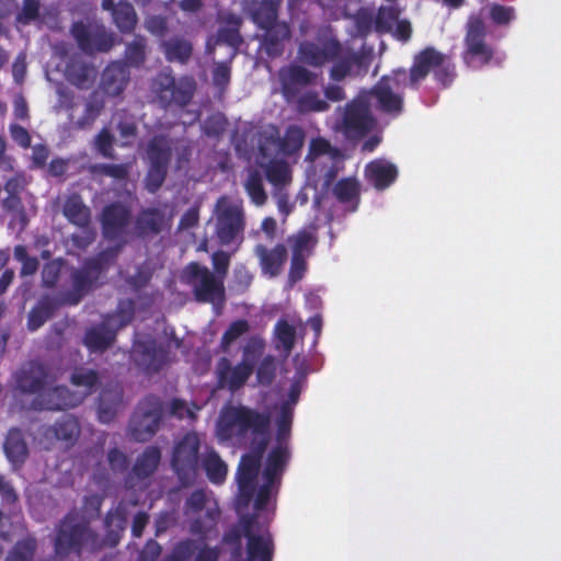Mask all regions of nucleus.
<instances>
[{
    "label": "nucleus",
    "instance_id": "f257e3e1",
    "mask_svg": "<svg viewBox=\"0 0 561 561\" xmlns=\"http://www.w3.org/2000/svg\"><path fill=\"white\" fill-rule=\"evenodd\" d=\"M121 247L110 248L96 255L87 257L70 273V288L58 298L42 297L30 310L27 329L36 331L45 324L60 306H77L87 295L103 285V278L115 262Z\"/></svg>",
    "mask_w": 561,
    "mask_h": 561
},
{
    "label": "nucleus",
    "instance_id": "f03ea898",
    "mask_svg": "<svg viewBox=\"0 0 561 561\" xmlns=\"http://www.w3.org/2000/svg\"><path fill=\"white\" fill-rule=\"evenodd\" d=\"M102 548L99 534L77 512L67 513L56 526L54 553L57 561H81L84 551Z\"/></svg>",
    "mask_w": 561,
    "mask_h": 561
},
{
    "label": "nucleus",
    "instance_id": "7ed1b4c3",
    "mask_svg": "<svg viewBox=\"0 0 561 561\" xmlns=\"http://www.w3.org/2000/svg\"><path fill=\"white\" fill-rule=\"evenodd\" d=\"M407 70L398 68L390 75L382 76L370 89L360 90L366 95L370 106L390 117L398 118L404 112V95L396 92L400 87H407Z\"/></svg>",
    "mask_w": 561,
    "mask_h": 561
},
{
    "label": "nucleus",
    "instance_id": "20e7f679",
    "mask_svg": "<svg viewBox=\"0 0 561 561\" xmlns=\"http://www.w3.org/2000/svg\"><path fill=\"white\" fill-rule=\"evenodd\" d=\"M201 439L196 432H187L173 446L171 468L182 488L192 486L199 477Z\"/></svg>",
    "mask_w": 561,
    "mask_h": 561
},
{
    "label": "nucleus",
    "instance_id": "39448f33",
    "mask_svg": "<svg viewBox=\"0 0 561 561\" xmlns=\"http://www.w3.org/2000/svg\"><path fill=\"white\" fill-rule=\"evenodd\" d=\"M377 126V119L371 112L365 94H358L348 101L336 121V130L347 139L359 140L371 133Z\"/></svg>",
    "mask_w": 561,
    "mask_h": 561
},
{
    "label": "nucleus",
    "instance_id": "423d86ee",
    "mask_svg": "<svg viewBox=\"0 0 561 561\" xmlns=\"http://www.w3.org/2000/svg\"><path fill=\"white\" fill-rule=\"evenodd\" d=\"M271 416L266 412H259L245 405L230 407L222 412L218 423V435L222 439H229L237 428L239 435L249 431L252 434H264L270 430Z\"/></svg>",
    "mask_w": 561,
    "mask_h": 561
},
{
    "label": "nucleus",
    "instance_id": "0eeeda50",
    "mask_svg": "<svg viewBox=\"0 0 561 561\" xmlns=\"http://www.w3.org/2000/svg\"><path fill=\"white\" fill-rule=\"evenodd\" d=\"M245 215L242 206L228 203L225 198L218 201L215 237L221 247L231 248L237 252L244 241Z\"/></svg>",
    "mask_w": 561,
    "mask_h": 561
},
{
    "label": "nucleus",
    "instance_id": "6e6552de",
    "mask_svg": "<svg viewBox=\"0 0 561 561\" xmlns=\"http://www.w3.org/2000/svg\"><path fill=\"white\" fill-rule=\"evenodd\" d=\"M130 360L144 375L152 377L170 363V347L150 334H138L131 344Z\"/></svg>",
    "mask_w": 561,
    "mask_h": 561
},
{
    "label": "nucleus",
    "instance_id": "1a4fd4ad",
    "mask_svg": "<svg viewBox=\"0 0 561 561\" xmlns=\"http://www.w3.org/2000/svg\"><path fill=\"white\" fill-rule=\"evenodd\" d=\"M187 283L192 286L195 301L222 306L226 300V290L221 277H216L207 266L191 262L185 267Z\"/></svg>",
    "mask_w": 561,
    "mask_h": 561
},
{
    "label": "nucleus",
    "instance_id": "9d476101",
    "mask_svg": "<svg viewBox=\"0 0 561 561\" xmlns=\"http://www.w3.org/2000/svg\"><path fill=\"white\" fill-rule=\"evenodd\" d=\"M151 92L161 108H183L194 96L195 82L186 78L176 81L171 73L161 71L152 79Z\"/></svg>",
    "mask_w": 561,
    "mask_h": 561
},
{
    "label": "nucleus",
    "instance_id": "9b49d317",
    "mask_svg": "<svg viewBox=\"0 0 561 561\" xmlns=\"http://www.w3.org/2000/svg\"><path fill=\"white\" fill-rule=\"evenodd\" d=\"M341 51V42L330 27L318 30L314 39H305L298 46L299 60L311 67L331 62Z\"/></svg>",
    "mask_w": 561,
    "mask_h": 561
},
{
    "label": "nucleus",
    "instance_id": "f8f14e48",
    "mask_svg": "<svg viewBox=\"0 0 561 561\" xmlns=\"http://www.w3.org/2000/svg\"><path fill=\"white\" fill-rule=\"evenodd\" d=\"M163 416V404L156 394L146 396L137 405L130 421V437L140 443L149 440L159 430Z\"/></svg>",
    "mask_w": 561,
    "mask_h": 561
},
{
    "label": "nucleus",
    "instance_id": "ddd939ff",
    "mask_svg": "<svg viewBox=\"0 0 561 561\" xmlns=\"http://www.w3.org/2000/svg\"><path fill=\"white\" fill-rule=\"evenodd\" d=\"M287 244L290 249L287 283L293 287L305 277L308 271V260L318 244V237L312 229L302 228L288 236Z\"/></svg>",
    "mask_w": 561,
    "mask_h": 561
},
{
    "label": "nucleus",
    "instance_id": "4468645a",
    "mask_svg": "<svg viewBox=\"0 0 561 561\" xmlns=\"http://www.w3.org/2000/svg\"><path fill=\"white\" fill-rule=\"evenodd\" d=\"M256 515H243L240 525L243 526V536L247 539L245 559L243 561H272L274 556V541L268 530L262 534L254 531Z\"/></svg>",
    "mask_w": 561,
    "mask_h": 561
},
{
    "label": "nucleus",
    "instance_id": "2eb2a0df",
    "mask_svg": "<svg viewBox=\"0 0 561 561\" xmlns=\"http://www.w3.org/2000/svg\"><path fill=\"white\" fill-rule=\"evenodd\" d=\"M14 380L20 392L38 397L55 381L48 368L34 360L20 368L14 375Z\"/></svg>",
    "mask_w": 561,
    "mask_h": 561
},
{
    "label": "nucleus",
    "instance_id": "dca6fc26",
    "mask_svg": "<svg viewBox=\"0 0 561 561\" xmlns=\"http://www.w3.org/2000/svg\"><path fill=\"white\" fill-rule=\"evenodd\" d=\"M278 80L283 98L291 104L304 88L314 82L316 75L301 65L290 64L279 69Z\"/></svg>",
    "mask_w": 561,
    "mask_h": 561
},
{
    "label": "nucleus",
    "instance_id": "f3484780",
    "mask_svg": "<svg viewBox=\"0 0 561 561\" xmlns=\"http://www.w3.org/2000/svg\"><path fill=\"white\" fill-rule=\"evenodd\" d=\"M130 219L131 211L123 203L113 202L105 205L100 218L103 237L110 241L123 238Z\"/></svg>",
    "mask_w": 561,
    "mask_h": 561
},
{
    "label": "nucleus",
    "instance_id": "a211bd4d",
    "mask_svg": "<svg viewBox=\"0 0 561 561\" xmlns=\"http://www.w3.org/2000/svg\"><path fill=\"white\" fill-rule=\"evenodd\" d=\"M172 216H168L160 207H145L136 215L134 221L135 234L140 239L154 238L170 230Z\"/></svg>",
    "mask_w": 561,
    "mask_h": 561
},
{
    "label": "nucleus",
    "instance_id": "6ab92c4d",
    "mask_svg": "<svg viewBox=\"0 0 561 561\" xmlns=\"http://www.w3.org/2000/svg\"><path fill=\"white\" fill-rule=\"evenodd\" d=\"M70 33L80 50L88 55L106 53L114 46L112 34L105 31H91L82 21L73 22Z\"/></svg>",
    "mask_w": 561,
    "mask_h": 561
},
{
    "label": "nucleus",
    "instance_id": "aec40b11",
    "mask_svg": "<svg viewBox=\"0 0 561 561\" xmlns=\"http://www.w3.org/2000/svg\"><path fill=\"white\" fill-rule=\"evenodd\" d=\"M443 53L433 46H427L414 55L412 65L407 71V87L419 90L421 83L442 64Z\"/></svg>",
    "mask_w": 561,
    "mask_h": 561
},
{
    "label": "nucleus",
    "instance_id": "412c9836",
    "mask_svg": "<svg viewBox=\"0 0 561 561\" xmlns=\"http://www.w3.org/2000/svg\"><path fill=\"white\" fill-rule=\"evenodd\" d=\"M331 62L330 78L333 81H342L347 76L365 72L369 66V58L362 51L341 44V51Z\"/></svg>",
    "mask_w": 561,
    "mask_h": 561
},
{
    "label": "nucleus",
    "instance_id": "4be33fe9",
    "mask_svg": "<svg viewBox=\"0 0 561 561\" xmlns=\"http://www.w3.org/2000/svg\"><path fill=\"white\" fill-rule=\"evenodd\" d=\"M253 370L252 363L241 360L232 366L228 358L222 357L217 364L218 385L221 388H228L230 391H237L245 385Z\"/></svg>",
    "mask_w": 561,
    "mask_h": 561
},
{
    "label": "nucleus",
    "instance_id": "5701e85b",
    "mask_svg": "<svg viewBox=\"0 0 561 561\" xmlns=\"http://www.w3.org/2000/svg\"><path fill=\"white\" fill-rule=\"evenodd\" d=\"M260 468L261 462L244 455L241 457L236 473L239 506H248L252 501L256 489L255 481L259 476Z\"/></svg>",
    "mask_w": 561,
    "mask_h": 561
},
{
    "label": "nucleus",
    "instance_id": "b1692460",
    "mask_svg": "<svg viewBox=\"0 0 561 561\" xmlns=\"http://www.w3.org/2000/svg\"><path fill=\"white\" fill-rule=\"evenodd\" d=\"M254 254L259 260L262 275L268 278L279 276L288 259V250L280 242L272 248L259 243L254 247Z\"/></svg>",
    "mask_w": 561,
    "mask_h": 561
},
{
    "label": "nucleus",
    "instance_id": "393cba45",
    "mask_svg": "<svg viewBox=\"0 0 561 561\" xmlns=\"http://www.w3.org/2000/svg\"><path fill=\"white\" fill-rule=\"evenodd\" d=\"M78 399L66 386L47 388L33 401L36 410L60 411L78 404Z\"/></svg>",
    "mask_w": 561,
    "mask_h": 561
},
{
    "label": "nucleus",
    "instance_id": "a878e982",
    "mask_svg": "<svg viewBox=\"0 0 561 561\" xmlns=\"http://www.w3.org/2000/svg\"><path fill=\"white\" fill-rule=\"evenodd\" d=\"M101 5L103 10L111 12L113 23L121 33L129 34L134 32L138 18L130 2L121 0L115 3L114 0H102Z\"/></svg>",
    "mask_w": 561,
    "mask_h": 561
},
{
    "label": "nucleus",
    "instance_id": "bb28decb",
    "mask_svg": "<svg viewBox=\"0 0 561 561\" xmlns=\"http://www.w3.org/2000/svg\"><path fill=\"white\" fill-rule=\"evenodd\" d=\"M365 178L377 191H383L396 182L398 168L388 160L375 159L367 163Z\"/></svg>",
    "mask_w": 561,
    "mask_h": 561
},
{
    "label": "nucleus",
    "instance_id": "cd10ccee",
    "mask_svg": "<svg viewBox=\"0 0 561 561\" xmlns=\"http://www.w3.org/2000/svg\"><path fill=\"white\" fill-rule=\"evenodd\" d=\"M130 78L129 68L124 61H113L102 73L101 87L105 94L118 96L127 87Z\"/></svg>",
    "mask_w": 561,
    "mask_h": 561
},
{
    "label": "nucleus",
    "instance_id": "c85d7f7f",
    "mask_svg": "<svg viewBox=\"0 0 561 561\" xmlns=\"http://www.w3.org/2000/svg\"><path fill=\"white\" fill-rule=\"evenodd\" d=\"M117 336V329L110 327L107 320L87 329L83 336V344L90 353H104L112 347Z\"/></svg>",
    "mask_w": 561,
    "mask_h": 561
},
{
    "label": "nucleus",
    "instance_id": "c756f323",
    "mask_svg": "<svg viewBox=\"0 0 561 561\" xmlns=\"http://www.w3.org/2000/svg\"><path fill=\"white\" fill-rule=\"evenodd\" d=\"M467 51L473 57H479L482 64H488L493 56L492 50L485 44V27L480 19L469 22L466 35Z\"/></svg>",
    "mask_w": 561,
    "mask_h": 561
},
{
    "label": "nucleus",
    "instance_id": "7c9ffc66",
    "mask_svg": "<svg viewBox=\"0 0 561 561\" xmlns=\"http://www.w3.org/2000/svg\"><path fill=\"white\" fill-rule=\"evenodd\" d=\"M265 31L262 36L261 46L265 54L271 58H276L284 53V43L290 38V28L287 23L280 22L271 26L263 27Z\"/></svg>",
    "mask_w": 561,
    "mask_h": 561
},
{
    "label": "nucleus",
    "instance_id": "2f4dec72",
    "mask_svg": "<svg viewBox=\"0 0 561 561\" xmlns=\"http://www.w3.org/2000/svg\"><path fill=\"white\" fill-rule=\"evenodd\" d=\"M290 453L287 444L278 443L268 453L265 468L263 470L264 480H273L280 484L282 476L289 460Z\"/></svg>",
    "mask_w": 561,
    "mask_h": 561
},
{
    "label": "nucleus",
    "instance_id": "473e14b6",
    "mask_svg": "<svg viewBox=\"0 0 561 561\" xmlns=\"http://www.w3.org/2000/svg\"><path fill=\"white\" fill-rule=\"evenodd\" d=\"M80 431L81 428L78 420L72 415L66 414L57 420L54 425L48 426L45 430L44 435L71 446L77 442Z\"/></svg>",
    "mask_w": 561,
    "mask_h": 561
},
{
    "label": "nucleus",
    "instance_id": "72a5a7b5",
    "mask_svg": "<svg viewBox=\"0 0 561 561\" xmlns=\"http://www.w3.org/2000/svg\"><path fill=\"white\" fill-rule=\"evenodd\" d=\"M5 457L13 466H22L28 456V447L21 428L12 427L8 431L3 443Z\"/></svg>",
    "mask_w": 561,
    "mask_h": 561
},
{
    "label": "nucleus",
    "instance_id": "f704fd0d",
    "mask_svg": "<svg viewBox=\"0 0 561 561\" xmlns=\"http://www.w3.org/2000/svg\"><path fill=\"white\" fill-rule=\"evenodd\" d=\"M160 48L169 62L185 65L192 57L193 44L184 36L175 35L160 43Z\"/></svg>",
    "mask_w": 561,
    "mask_h": 561
},
{
    "label": "nucleus",
    "instance_id": "c9c22d12",
    "mask_svg": "<svg viewBox=\"0 0 561 561\" xmlns=\"http://www.w3.org/2000/svg\"><path fill=\"white\" fill-rule=\"evenodd\" d=\"M65 76L72 85L89 89L94 82L95 69L79 58H71L66 65Z\"/></svg>",
    "mask_w": 561,
    "mask_h": 561
},
{
    "label": "nucleus",
    "instance_id": "e433bc0d",
    "mask_svg": "<svg viewBox=\"0 0 561 561\" xmlns=\"http://www.w3.org/2000/svg\"><path fill=\"white\" fill-rule=\"evenodd\" d=\"M62 214L70 224L79 228H87L91 224V210L77 193L66 198Z\"/></svg>",
    "mask_w": 561,
    "mask_h": 561
},
{
    "label": "nucleus",
    "instance_id": "4c0bfd02",
    "mask_svg": "<svg viewBox=\"0 0 561 561\" xmlns=\"http://www.w3.org/2000/svg\"><path fill=\"white\" fill-rule=\"evenodd\" d=\"M161 461V450L158 446H147L137 457L131 473L138 480L150 478L158 469Z\"/></svg>",
    "mask_w": 561,
    "mask_h": 561
},
{
    "label": "nucleus",
    "instance_id": "58836bf2",
    "mask_svg": "<svg viewBox=\"0 0 561 561\" xmlns=\"http://www.w3.org/2000/svg\"><path fill=\"white\" fill-rule=\"evenodd\" d=\"M69 381L73 387L82 389L84 396H90L101 387L102 376L98 369L80 365L73 368Z\"/></svg>",
    "mask_w": 561,
    "mask_h": 561
},
{
    "label": "nucleus",
    "instance_id": "ea45409f",
    "mask_svg": "<svg viewBox=\"0 0 561 561\" xmlns=\"http://www.w3.org/2000/svg\"><path fill=\"white\" fill-rule=\"evenodd\" d=\"M201 468L204 469L207 479L213 484L219 485L226 481L228 467L213 447L206 448L202 458Z\"/></svg>",
    "mask_w": 561,
    "mask_h": 561
},
{
    "label": "nucleus",
    "instance_id": "a19ab883",
    "mask_svg": "<svg viewBox=\"0 0 561 561\" xmlns=\"http://www.w3.org/2000/svg\"><path fill=\"white\" fill-rule=\"evenodd\" d=\"M149 164L169 168L172 157V140L167 135H156L147 144Z\"/></svg>",
    "mask_w": 561,
    "mask_h": 561
},
{
    "label": "nucleus",
    "instance_id": "79ce46f5",
    "mask_svg": "<svg viewBox=\"0 0 561 561\" xmlns=\"http://www.w3.org/2000/svg\"><path fill=\"white\" fill-rule=\"evenodd\" d=\"M332 193L336 201L343 205L352 204L356 210L360 199V186L355 178H343L333 186Z\"/></svg>",
    "mask_w": 561,
    "mask_h": 561
},
{
    "label": "nucleus",
    "instance_id": "37998d69",
    "mask_svg": "<svg viewBox=\"0 0 561 561\" xmlns=\"http://www.w3.org/2000/svg\"><path fill=\"white\" fill-rule=\"evenodd\" d=\"M306 134L302 127L289 125L285 129L284 136L278 138V151L285 157L297 154L304 147Z\"/></svg>",
    "mask_w": 561,
    "mask_h": 561
},
{
    "label": "nucleus",
    "instance_id": "c03bdc74",
    "mask_svg": "<svg viewBox=\"0 0 561 561\" xmlns=\"http://www.w3.org/2000/svg\"><path fill=\"white\" fill-rule=\"evenodd\" d=\"M123 397L118 390H104L99 398V420L110 423L114 420L122 404Z\"/></svg>",
    "mask_w": 561,
    "mask_h": 561
},
{
    "label": "nucleus",
    "instance_id": "a18cd8bd",
    "mask_svg": "<svg viewBox=\"0 0 561 561\" xmlns=\"http://www.w3.org/2000/svg\"><path fill=\"white\" fill-rule=\"evenodd\" d=\"M293 103L299 114L321 113L330 108L327 100L321 99L320 94L314 90L300 93Z\"/></svg>",
    "mask_w": 561,
    "mask_h": 561
},
{
    "label": "nucleus",
    "instance_id": "49530a36",
    "mask_svg": "<svg viewBox=\"0 0 561 561\" xmlns=\"http://www.w3.org/2000/svg\"><path fill=\"white\" fill-rule=\"evenodd\" d=\"M280 0H261L259 5L252 12V20L260 28L280 23L278 19V9Z\"/></svg>",
    "mask_w": 561,
    "mask_h": 561
},
{
    "label": "nucleus",
    "instance_id": "de8ad7c7",
    "mask_svg": "<svg viewBox=\"0 0 561 561\" xmlns=\"http://www.w3.org/2000/svg\"><path fill=\"white\" fill-rule=\"evenodd\" d=\"M147 39L144 36L136 35L135 38L127 44L125 49V64L127 67H140L146 60Z\"/></svg>",
    "mask_w": 561,
    "mask_h": 561
},
{
    "label": "nucleus",
    "instance_id": "09e8293b",
    "mask_svg": "<svg viewBox=\"0 0 561 561\" xmlns=\"http://www.w3.org/2000/svg\"><path fill=\"white\" fill-rule=\"evenodd\" d=\"M244 188L250 196L251 201L256 206H262L267 199V194L263 186V180L259 171L253 170L249 173L244 183Z\"/></svg>",
    "mask_w": 561,
    "mask_h": 561
},
{
    "label": "nucleus",
    "instance_id": "8fccbe9b",
    "mask_svg": "<svg viewBox=\"0 0 561 561\" xmlns=\"http://www.w3.org/2000/svg\"><path fill=\"white\" fill-rule=\"evenodd\" d=\"M14 259L22 263V267L20 270V276H33L36 274L39 267V261L36 256H30L27 249L23 244H18L13 249Z\"/></svg>",
    "mask_w": 561,
    "mask_h": 561
},
{
    "label": "nucleus",
    "instance_id": "3c124183",
    "mask_svg": "<svg viewBox=\"0 0 561 561\" xmlns=\"http://www.w3.org/2000/svg\"><path fill=\"white\" fill-rule=\"evenodd\" d=\"M275 336L282 345L284 352L288 355L294 346L296 341V329L294 325L289 324L286 320L280 319L275 324Z\"/></svg>",
    "mask_w": 561,
    "mask_h": 561
},
{
    "label": "nucleus",
    "instance_id": "603ef678",
    "mask_svg": "<svg viewBox=\"0 0 561 561\" xmlns=\"http://www.w3.org/2000/svg\"><path fill=\"white\" fill-rule=\"evenodd\" d=\"M277 363L273 355H266L256 368V380L261 386H271L276 377Z\"/></svg>",
    "mask_w": 561,
    "mask_h": 561
},
{
    "label": "nucleus",
    "instance_id": "864d4df0",
    "mask_svg": "<svg viewBox=\"0 0 561 561\" xmlns=\"http://www.w3.org/2000/svg\"><path fill=\"white\" fill-rule=\"evenodd\" d=\"M135 317V302L133 299L119 300L117 308L112 316H107L105 320L110 322L111 319L116 318L118 320L117 330L128 325Z\"/></svg>",
    "mask_w": 561,
    "mask_h": 561
},
{
    "label": "nucleus",
    "instance_id": "5fc2aeb1",
    "mask_svg": "<svg viewBox=\"0 0 561 561\" xmlns=\"http://www.w3.org/2000/svg\"><path fill=\"white\" fill-rule=\"evenodd\" d=\"M90 171L94 175L108 176L118 181L128 176V168L126 164L96 163L90 167Z\"/></svg>",
    "mask_w": 561,
    "mask_h": 561
},
{
    "label": "nucleus",
    "instance_id": "6e6d98bb",
    "mask_svg": "<svg viewBox=\"0 0 561 561\" xmlns=\"http://www.w3.org/2000/svg\"><path fill=\"white\" fill-rule=\"evenodd\" d=\"M294 410L289 402H283L280 405L279 415L276 420L277 425V442L283 443L289 436L293 423Z\"/></svg>",
    "mask_w": 561,
    "mask_h": 561
},
{
    "label": "nucleus",
    "instance_id": "4d7b16f0",
    "mask_svg": "<svg viewBox=\"0 0 561 561\" xmlns=\"http://www.w3.org/2000/svg\"><path fill=\"white\" fill-rule=\"evenodd\" d=\"M456 66L451 61L450 57L443 54L442 64L435 69L434 78L444 88L449 87L455 80Z\"/></svg>",
    "mask_w": 561,
    "mask_h": 561
},
{
    "label": "nucleus",
    "instance_id": "13d9d810",
    "mask_svg": "<svg viewBox=\"0 0 561 561\" xmlns=\"http://www.w3.org/2000/svg\"><path fill=\"white\" fill-rule=\"evenodd\" d=\"M198 549L197 543L193 539H184L175 543L170 556L164 561H187Z\"/></svg>",
    "mask_w": 561,
    "mask_h": 561
},
{
    "label": "nucleus",
    "instance_id": "bf43d9fd",
    "mask_svg": "<svg viewBox=\"0 0 561 561\" xmlns=\"http://www.w3.org/2000/svg\"><path fill=\"white\" fill-rule=\"evenodd\" d=\"M250 330L249 322L244 319L236 320L221 336V347L227 350L237 339L245 334Z\"/></svg>",
    "mask_w": 561,
    "mask_h": 561
},
{
    "label": "nucleus",
    "instance_id": "052dcab7",
    "mask_svg": "<svg viewBox=\"0 0 561 561\" xmlns=\"http://www.w3.org/2000/svg\"><path fill=\"white\" fill-rule=\"evenodd\" d=\"M265 350V341L263 337L259 335H253L248 339L245 345L242 350V360H247L248 363H252L254 365L255 360L261 357Z\"/></svg>",
    "mask_w": 561,
    "mask_h": 561
},
{
    "label": "nucleus",
    "instance_id": "680f3d73",
    "mask_svg": "<svg viewBox=\"0 0 561 561\" xmlns=\"http://www.w3.org/2000/svg\"><path fill=\"white\" fill-rule=\"evenodd\" d=\"M243 536V526L241 528L238 526L230 527L227 531H225L222 536V542L227 546L231 547V557L237 560L242 556V545L241 539Z\"/></svg>",
    "mask_w": 561,
    "mask_h": 561
},
{
    "label": "nucleus",
    "instance_id": "e2e57ef3",
    "mask_svg": "<svg viewBox=\"0 0 561 561\" xmlns=\"http://www.w3.org/2000/svg\"><path fill=\"white\" fill-rule=\"evenodd\" d=\"M62 267V260H51L44 264L42 270V285L46 288H54L59 279Z\"/></svg>",
    "mask_w": 561,
    "mask_h": 561
},
{
    "label": "nucleus",
    "instance_id": "0e129e2a",
    "mask_svg": "<svg viewBox=\"0 0 561 561\" xmlns=\"http://www.w3.org/2000/svg\"><path fill=\"white\" fill-rule=\"evenodd\" d=\"M399 10L394 7H381L376 16L377 30L389 32L393 24L399 21Z\"/></svg>",
    "mask_w": 561,
    "mask_h": 561
},
{
    "label": "nucleus",
    "instance_id": "69168bd1",
    "mask_svg": "<svg viewBox=\"0 0 561 561\" xmlns=\"http://www.w3.org/2000/svg\"><path fill=\"white\" fill-rule=\"evenodd\" d=\"M41 14L39 0H23L21 11L16 14L15 21L22 25H28L31 22L37 20Z\"/></svg>",
    "mask_w": 561,
    "mask_h": 561
},
{
    "label": "nucleus",
    "instance_id": "338daca9",
    "mask_svg": "<svg viewBox=\"0 0 561 561\" xmlns=\"http://www.w3.org/2000/svg\"><path fill=\"white\" fill-rule=\"evenodd\" d=\"M167 174V167L149 164V169L146 175V188L148 192L156 193L159 191L165 181Z\"/></svg>",
    "mask_w": 561,
    "mask_h": 561
},
{
    "label": "nucleus",
    "instance_id": "774afa93",
    "mask_svg": "<svg viewBox=\"0 0 561 561\" xmlns=\"http://www.w3.org/2000/svg\"><path fill=\"white\" fill-rule=\"evenodd\" d=\"M114 137L107 128H102L94 139V147L98 152L107 159L114 158Z\"/></svg>",
    "mask_w": 561,
    "mask_h": 561
}]
</instances>
